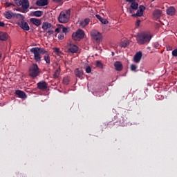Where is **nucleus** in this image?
<instances>
[{
  "label": "nucleus",
  "mask_w": 177,
  "mask_h": 177,
  "mask_svg": "<svg viewBox=\"0 0 177 177\" xmlns=\"http://www.w3.org/2000/svg\"><path fill=\"white\" fill-rule=\"evenodd\" d=\"M167 50H172V47L168 46L166 47Z\"/></svg>",
  "instance_id": "c03bdc74"
},
{
  "label": "nucleus",
  "mask_w": 177,
  "mask_h": 177,
  "mask_svg": "<svg viewBox=\"0 0 177 177\" xmlns=\"http://www.w3.org/2000/svg\"><path fill=\"white\" fill-rule=\"evenodd\" d=\"M4 16H5L6 19L10 20V19H12V17H13V12H10V11H7L4 13Z\"/></svg>",
  "instance_id": "b1692460"
},
{
  "label": "nucleus",
  "mask_w": 177,
  "mask_h": 177,
  "mask_svg": "<svg viewBox=\"0 0 177 177\" xmlns=\"http://www.w3.org/2000/svg\"><path fill=\"white\" fill-rule=\"evenodd\" d=\"M175 13H176V10L175 9V7H174V6H170L167 10V14L169 16H175Z\"/></svg>",
  "instance_id": "dca6fc26"
},
{
  "label": "nucleus",
  "mask_w": 177,
  "mask_h": 177,
  "mask_svg": "<svg viewBox=\"0 0 177 177\" xmlns=\"http://www.w3.org/2000/svg\"><path fill=\"white\" fill-rule=\"evenodd\" d=\"M60 75V66H59V68L57 69L53 75V78H59V76Z\"/></svg>",
  "instance_id": "bb28decb"
},
{
  "label": "nucleus",
  "mask_w": 177,
  "mask_h": 177,
  "mask_svg": "<svg viewBox=\"0 0 177 177\" xmlns=\"http://www.w3.org/2000/svg\"><path fill=\"white\" fill-rule=\"evenodd\" d=\"M17 12H21V13H27V12L23 8H17L15 9Z\"/></svg>",
  "instance_id": "473e14b6"
},
{
  "label": "nucleus",
  "mask_w": 177,
  "mask_h": 177,
  "mask_svg": "<svg viewBox=\"0 0 177 177\" xmlns=\"http://www.w3.org/2000/svg\"><path fill=\"white\" fill-rule=\"evenodd\" d=\"M96 66L99 67V68H103V63L101 61L96 62Z\"/></svg>",
  "instance_id": "2f4dec72"
},
{
  "label": "nucleus",
  "mask_w": 177,
  "mask_h": 177,
  "mask_svg": "<svg viewBox=\"0 0 177 177\" xmlns=\"http://www.w3.org/2000/svg\"><path fill=\"white\" fill-rule=\"evenodd\" d=\"M153 47L156 49H158V48H160V44H158V43H155L153 44Z\"/></svg>",
  "instance_id": "ea45409f"
},
{
  "label": "nucleus",
  "mask_w": 177,
  "mask_h": 177,
  "mask_svg": "<svg viewBox=\"0 0 177 177\" xmlns=\"http://www.w3.org/2000/svg\"><path fill=\"white\" fill-rule=\"evenodd\" d=\"M47 32H48V34H49V35H52V34H53V30H47Z\"/></svg>",
  "instance_id": "79ce46f5"
},
{
  "label": "nucleus",
  "mask_w": 177,
  "mask_h": 177,
  "mask_svg": "<svg viewBox=\"0 0 177 177\" xmlns=\"http://www.w3.org/2000/svg\"><path fill=\"white\" fill-rule=\"evenodd\" d=\"M85 37V32L82 29H78L75 32L72 34V38L74 41H80L84 39Z\"/></svg>",
  "instance_id": "39448f33"
},
{
  "label": "nucleus",
  "mask_w": 177,
  "mask_h": 177,
  "mask_svg": "<svg viewBox=\"0 0 177 177\" xmlns=\"http://www.w3.org/2000/svg\"><path fill=\"white\" fill-rule=\"evenodd\" d=\"M62 82H63L64 85H68V84L70 83V77H64Z\"/></svg>",
  "instance_id": "c85d7f7f"
},
{
  "label": "nucleus",
  "mask_w": 177,
  "mask_h": 177,
  "mask_svg": "<svg viewBox=\"0 0 177 177\" xmlns=\"http://www.w3.org/2000/svg\"><path fill=\"white\" fill-rule=\"evenodd\" d=\"M2 59V53H0V60Z\"/></svg>",
  "instance_id": "09e8293b"
},
{
  "label": "nucleus",
  "mask_w": 177,
  "mask_h": 177,
  "mask_svg": "<svg viewBox=\"0 0 177 177\" xmlns=\"http://www.w3.org/2000/svg\"><path fill=\"white\" fill-rule=\"evenodd\" d=\"M137 42L138 45H145V44H149L151 40V35L147 32H142L141 33L138 34Z\"/></svg>",
  "instance_id": "f03ea898"
},
{
  "label": "nucleus",
  "mask_w": 177,
  "mask_h": 177,
  "mask_svg": "<svg viewBox=\"0 0 177 177\" xmlns=\"http://www.w3.org/2000/svg\"><path fill=\"white\" fill-rule=\"evenodd\" d=\"M146 9V8L144 6H140L139 10H138L136 14H132V17H140L143 16V11Z\"/></svg>",
  "instance_id": "1a4fd4ad"
},
{
  "label": "nucleus",
  "mask_w": 177,
  "mask_h": 177,
  "mask_svg": "<svg viewBox=\"0 0 177 177\" xmlns=\"http://www.w3.org/2000/svg\"><path fill=\"white\" fill-rule=\"evenodd\" d=\"M75 74L78 78H82V76L84 75V71L81 68H77L75 70Z\"/></svg>",
  "instance_id": "aec40b11"
},
{
  "label": "nucleus",
  "mask_w": 177,
  "mask_h": 177,
  "mask_svg": "<svg viewBox=\"0 0 177 177\" xmlns=\"http://www.w3.org/2000/svg\"><path fill=\"white\" fill-rule=\"evenodd\" d=\"M142 56H143V55L142 54V51L137 52L133 57L134 62L140 63V60H142Z\"/></svg>",
  "instance_id": "f8f14e48"
},
{
  "label": "nucleus",
  "mask_w": 177,
  "mask_h": 177,
  "mask_svg": "<svg viewBox=\"0 0 177 177\" xmlns=\"http://www.w3.org/2000/svg\"><path fill=\"white\" fill-rule=\"evenodd\" d=\"M62 31L64 34H67V32H68V30L69 28H66L64 27V26L62 25Z\"/></svg>",
  "instance_id": "c756f323"
},
{
  "label": "nucleus",
  "mask_w": 177,
  "mask_h": 177,
  "mask_svg": "<svg viewBox=\"0 0 177 177\" xmlns=\"http://www.w3.org/2000/svg\"><path fill=\"white\" fill-rule=\"evenodd\" d=\"M96 17H97V19H98V20H100V21H101V23H102V24H107V23H109V21H107V19H103L99 15H96Z\"/></svg>",
  "instance_id": "a878e982"
},
{
  "label": "nucleus",
  "mask_w": 177,
  "mask_h": 177,
  "mask_svg": "<svg viewBox=\"0 0 177 177\" xmlns=\"http://www.w3.org/2000/svg\"><path fill=\"white\" fill-rule=\"evenodd\" d=\"M17 6H21V3H23V1L21 0H13Z\"/></svg>",
  "instance_id": "7c9ffc66"
},
{
  "label": "nucleus",
  "mask_w": 177,
  "mask_h": 177,
  "mask_svg": "<svg viewBox=\"0 0 177 177\" xmlns=\"http://www.w3.org/2000/svg\"><path fill=\"white\" fill-rule=\"evenodd\" d=\"M21 6L26 12H28V8H30V1H28V0H22V3L21 4Z\"/></svg>",
  "instance_id": "2eb2a0df"
},
{
  "label": "nucleus",
  "mask_w": 177,
  "mask_h": 177,
  "mask_svg": "<svg viewBox=\"0 0 177 177\" xmlns=\"http://www.w3.org/2000/svg\"><path fill=\"white\" fill-rule=\"evenodd\" d=\"M111 53H112V56H114V52H112Z\"/></svg>",
  "instance_id": "3c124183"
},
{
  "label": "nucleus",
  "mask_w": 177,
  "mask_h": 177,
  "mask_svg": "<svg viewBox=\"0 0 177 177\" xmlns=\"http://www.w3.org/2000/svg\"><path fill=\"white\" fill-rule=\"evenodd\" d=\"M91 21V19L86 18L84 21L80 22V26H82V27H86L88 24H89V22Z\"/></svg>",
  "instance_id": "393cba45"
},
{
  "label": "nucleus",
  "mask_w": 177,
  "mask_h": 177,
  "mask_svg": "<svg viewBox=\"0 0 177 177\" xmlns=\"http://www.w3.org/2000/svg\"><path fill=\"white\" fill-rule=\"evenodd\" d=\"M0 27H5V23L0 21Z\"/></svg>",
  "instance_id": "37998d69"
},
{
  "label": "nucleus",
  "mask_w": 177,
  "mask_h": 177,
  "mask_svg": "<svg viewBox=\"0 0 177 177\" xmlns=\"http://www.w3.org/2000/svg\"><path fill=\"white\" fill-rule=\"evenodd\" d=\"M68 53H77L78 52V46L73 44H68L66 46Z\"/></svg>",
  "instance_id": "0eeeda50"
},
{
  "label": "nucleus",
  "mask_w": 177,
  "mask_h": 177,
  "mask_svg": "<svg viewBox=\"0 0 177 177\" xmlns=\"http://www.w3.org/2000/svg\"><path fill=\"white\" fill-rule=\"evenodd\" d=\"M130 3H131V6L129 9V13L132 14L134 12L133 10H138L139 4L136 2H135V0L133 2H130Z\"/></svg>",
  "instance_id": "9b49d317"
},
{
  "label": "nucleus",
  "mask_w": 177,
  "mask_h": 177,
  "mask_svg": "<svg viewBox=\"0 0 177 177\" xmlns=\"http://www.w3.org/2000/svg\"><path fill=\"white\" fill-rule=\"evenodd\" d=\"M64 39V35L60 33L58 35V39Z\"/></svg>",
  "instance_id": "58836bf2"
},
{
  "label": "nucleus",
  "mask_w": 177,
  "mask_h": 177,
  "mask_svg": "<svg viewBox=\"0 0 177 177\" xmlns=\"http://www.w3.org/2000/svg\"><path fill=\"white\" fill-rule=\"evenodd\" d=\"M18 16H23L21 14H17Z\"/></svg>",
  "instance_id": "8fccbe9b"
},
{
  "label": "nucleus",
  "mask_w": 177,
  "mask_h": 177,
  "mask_svg": "<svg viewBox=\"0 0 177 177\" xmlns=\"http://www.w3.org/2000/svg\"><path fill=\"white\" fill-rule=\"evenodd\" d=\"M153 17H155V19H160L161 17V10H156L155 11H153Z\"/></svg>",
  "instance_id": "5701e85b"
},
{
  "label": "nucleus",
  "mask_w": 177,
  "mask_h": 177,
  "mask_svg": "<svg viewBox=\"0 0 177 177\" xmlns=\"http://www.w3.org/2000/svg\"><path fill=\"white\" fill-rule=\"evenodd\" d=\"M31 53L34 55V59L35 62H41V55H44V59L47 64H50V55L49 53L43 48L33 47L30 49Z\"/></svg>",
  "instance_id": "f257e3e1"
},
{
  "label": "nucleus",
  "mask_w": 177,
  "mask_h": 177,
  "mask_svg": "<svg viewBox=\"0 0 177 177\" xmlns=\"http://www.w3.org/2000/svg\"><path fill=\"white\" fill-rule=\"evenodd\" d=\"M48 3V0H37L36 1L37 6H46Z\"/></svg>",
  "instance_id": "a211bd4d"
},
{
  "label": "nucleus",
  "mask_w": 177,
  "mask_h": 177,
  "mask_svg": "<svg viewBox=\"0 0 177 177\" xmlns=\"http://www.w3.org/2000/svg\"><path fill=\"white\" fill-rule=\"evenodd\" d=\"M29 75L32 77V78H36L39 75V68L37 64H33L29 68Z\"/></svg>",
  "instance_id": "20e7f679"
},
{
  "label": "nucleus",
  "mask_w": 177,
  "mask_h": 177,
  "mask_svg": "<svg viewBox=\"0 0 177 177\" xmlns=\"http://www.w3.org/2000/svg\"><path fill=\"white\" fill-rule=\"evenodd\" d=\"M137 24H138V25L139 26V24H140V20H138V21H137Z\"/></svg>",
  "instance_id": "de8ad7c7"
},
{
  "label": "nucleus",
  "mask_w": 177,
  "mask_h": 177,
  "mask_svg": "<svg viewBox=\"0 0 177 177\" xmlns=\"http://www.w3.org/2000/svg\"><path fill=\"white\" fill-rule=\"evenodd\" d=\"M6 8H9V6H15V4L10 3V2H6Z\"/></svg>",
  "instance_id": "4c0bfd02"
},
{
  "label": "nucleus",
  "mask_w": 177,
  "mask_h": 177,
  "mask_svg": "<svg viewBox=\"0 0 177 177\" xmlns=\"http://www.w3.org/2000/svg\"><path fill=\"white\" fill-rule=\"evenodd\" d=\"M129 45V41H124L120 43L121 48H127Z\"/></svg>",
  "instance_id": "cd10ccee"
},
{
  "label": "nucleus",
  "mask_w": 177,
  "mask_h": 177,
  "mask_svg": "<svg viewBox=\"0 0 177 177\" xmlns=\"http://www.w3.org/2000/svg\"><path fill=\"white\" fill-rule=\"evenodd\" d=\"M62 27H63V25H58V27L55 29V32H60L62 31Z\"/></svg>",
  "instance_id": "72a5a7b5"
},
{
  "label": "nucleus",
  "mask_w": 177,
  "mask_h": 177,
  "mask_svg": "<svg viewBox=\"0 0 177 177\" xmlns=\"http://www.w3.org/2000/svg\"><path fill=\"white\" fill-rule=\"evenodd\" d=\"M126 2H135V0H125Z\"/></svg>",
  "instance_id": "49530a36"
},
{
  "label": "nucleus",
  "mask_w": 177,
  "mask_h": 177,
  "mask_svg": "<svg viewBox=\"0 0 177 177\" xmlns=\"http://www.w3.org/2000/svg\"><path fill=\"white\" fill-rule=\"evenodd\" d=\"M15 95H17L20 99H26V97H27L26 93L21 90H17L15 91Z\"/></svg>",
  "instance_id": "4468645a"
},
{
  "label": "nucleus",
  "mask_w": 177,
  "mask_h": 177,
  "mask_svg": "<svg viewBox=\"0 0 177 177\" xmlns=\"http://www.w3.org/2000/svg\"><path fill=\"white\" fill-rule=\"evenodd\" d=\"M172 56H174V57H177V48H176V49H174V50L172 51Z\"/></svg>",
  "instance_id": "e433bc0d"
},
{
  "label": "nucleus",
  "mask_w": 177,
  "mask_h": 177,
  "mask_svg": "<svg viewBox=\"0 0 177 177\" xmlns=\"http://www.w3.org/2000/svg\"><path fill=\"white\" fill-rule=\"evenodd\" d=\"M91 71H92V68H91V66H87L86 68V73H87V74H90Z\"/></svg>",
  "instance_id": "c9c22d12"
},
{
  "label": "nucleus",
  "mask_w": 177,
  "mask_h": 177,
  "mask_svg": "<svg viewBox=\"0 0 177 177\" xmlns=\"http://www.w3.org/2000/svg\"><path fill=\"white\" fill-rule=\"evenodd\" d=\"M18 25L22 30H24L25 31H29L30 30V26H28V24L24 21V19H21L19 21Z\"/></svg>",
  "instance_id": "6e6552de"
},
{
  "label": "nucleus",
  "mask_w": 177,
  "mask_h": 177,
  "mask_svg": "<svg viewBox=\"0 0 177 177\" xmlns=\"http://www.w3.org/2000/svg\"><path fill=\"white\" fill-rule=\"evenodd\" d=\"M53 26L51 24L48 22H44L41 26V28L44 30V31H48L49 28H52Z\"/></svg>",
  "instance_id": "6ab92c4d"
},
{
  "label": "nucleus",
  "mask_w": 177,
  "mask_h": 177,
  "mask_svg": "<svg viewBox=\"0 0 177 177\" xmlns=\"http://www.w3.org/2000/svg\"><path fill=\"white\" fill-rule=\"evenodd\" d=\"M91 35L93 39L96 42H100L102 39V33L96 30H93L91 32Z\"/></svg>",
  "instance_id": "423d86ee"
},
{
  "label": "nucleus",
  "mask_w": 177,
  "mask_h": 177,
  "mask_svg": "<svg viewBox=\"0 0 177 177\" xmlns=\"http://www.w3.org/2000/svg\"><path fill=\"white\" fill-rule=\"evenodd\" d=\"M9 35L6 32H0V41H8Z\"/></svg>",
  "instance_id": "412c9836"
},
{
  "label": "nucleus",
  "mask_w": 177,
  "mask_h": 177,
  "mask_svg": "<svg viewBox=\"0 0 177 177\" xmlns=\"http://www.w3.org/2000/svg\"><path fill=\"white\" fill-rule=\"evenodd\" d=\"M30 23L33 24L34 26L37 27H39L41 26V19L37 18H31L30 19Z\"/></svg>",
  "instance_id": "f3484780"
},
{
  "label": "nucleus",
  "mask_w": 177,
  "mask_h": 177,
  "mask_svg": "<svg viewBox=\"0 0 177 177\" xmlns=\"http://www.w3.org/2000/svg\"><path fill=\"white\" fill-rule=\"evenodd\" d=\"M31 15H32L35 17H41L44 15V12L41 10H37L32 12Z\"/></svg>",
  "instance_id": "4be33fe9"
},
{
  "label": "nucleus",
  "mask_w": 177,
  "mask_h": 177,
  "mask_svg": "<svg viewBox=\"0 0 177 177\" xmlns=\"http://www.w3.org/2000/svg\"><path fill=\"white\" fill-rule=\"evenodd\" d=\"M113 66H114L115 70H116V71H122L123 66H122V63H121V62H120V61L115 62Z\"/></svg>",
  "instance_id": "ddd939ff"
},
{
  "label": "nucleus",
  "mask_w": 177,
  "mask_h": 177,
  "mask_svg": "<svg viewBox=\"0 0 177 177\" xmlns=\"http://www.w3.org/2000/svg\"><path fill=\"white\" fill-rule=\"evenodd\" d=\"M37 86L40 91H45V89H48V83L45 81H41L37 84Z\"/></svg>",
  "instance_id": "9d476101"
},
{
  "label": "nucleus",
  "mask_w": 177,
  "mask_h": 177,
  "mask_svg": "<svg viewBox=\"0 0 177 177\" xmlns=\"http://www.w3.org/2000/svg\"><path fill=\"white\" fill-rule=\"evenodd\" d=\"M55 50L57 53H59L60 52V49L58 48H55Z\"/></svg>",
  "instance_id": "a18cd8bd"
},
{
  "label": "nucleus",
  "mask_w": 177,
  "mask_h": 177,
  "mask_svg": "<svg viewBox=\"0 0 177 177\" xmlns=\"http://www.w3.org/2000/svg\"><path fill=\"white\" fill-rule=\"evenodd\" d=\"M130 68L131 71H136V68H138V66H136V65L135 64H131L130 65Z\"/></svg>",
  "instance_id": "f704fd0d"
},
{
  "label": "nucleus",
  "mask_w": 177,
  "mask_h": 177,
  "mask_svg": "<svg viewBox=\"0 0 177 177\" xmlns=\"http://www.w3.org/2000/svg\"><path fill=\"white\" fill-rule=\"evenodd\" d=\"M70 16H71V10L68 9L65 11H62L59 13L58 17V21L59 23H62L66 24V23H68L70 21Z\"/></svg>",
  "instance_id": "7ed1b4c3"
},
{
  "label": "nucleus",
  "mask_w": 177,
  "mask_h": 177,
  "mask_svg": "<svg viewBox=\"0 0 177 177\" xmlns=\"http://www.w3.org/2000/svg\"><path fill=\"white\" fill-rule=\"evenodd\" d=\"M53 2H55V3H60L63 0H52Z\"/></svg>",
  "instance_id": "a19ab883"
}]
</instances>
